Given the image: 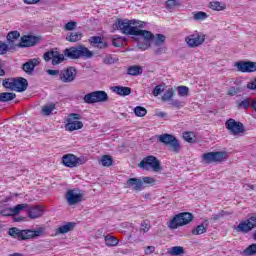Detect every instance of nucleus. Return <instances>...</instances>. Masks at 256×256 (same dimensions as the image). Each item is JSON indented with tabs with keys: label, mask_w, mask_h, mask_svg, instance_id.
Listing matches in <instances>:
<instances>
[{
	"label": "nucleus",
	"mask_w": 256,
	"mask_h": 256,
	"mask_svg": "<svg viewBox=\"0 0 256 256\" xmlns=\"http://www.w3.org/2000/svg\"><path fill=\"white\" fill-rule=\"evenodd\" d=\"M115 29H118L123 35H135L137 37H143L145 41H151L154 39L153 33L143 29V22L138 20L129 19H117L114 24Z\"/></svg>",
	"instance_id": "obj_1"
},
{
	"label": "nucleus",
	"mask_w": 256,
	"mask_h": 256,
	"mask_svg": "<svg viewBox=\"0 0 256 256\" xmlns=\"http://www.w3.org/2000/svg\"><path fill=\"white\" fill-rule=\"evenodd\" d=\"M2 87H4V89H9L10 91L23 93V91H27V87H29V82H27V79L23 77L5 78L2 82Z\"/></svg>",
	"instance_id": "obj_2"
},
{
	"label": "nucleus",
	"mask_w": 256,
	"mask_h": 256,
	"mask_svg": "<svg viewBox=\"0 0 256 256\" xmlns=\"http://www.w3.org/2000/svg\"><path fill=\"white\" fill-rule=\"evenodd\" d=\"M64 57H68V59H81L82 57L91 59L93 52L89 48L79 45L77 47L66 48L64 50Z\"/></svg>",
	"instance_id": "obj_3"
},
{
	"label": "nucleus",
	"mask_w": 256,
	"mask_h": 256,
	"mask_svg": "<svg viewBox=\"0 0 256 256\" xmlns=\"http://www.w3.org/2000/svg\"><path fill=\"white\" fill-rule=\"evenodd\" d=\"M8 234L13 239H18V241H26V239H33V237H39L41 235V230H20L19 228H10Z\"/></svg>",
	"instance_id": "obj_4"
},
{
	"label": "nucleus",
	"mask_w": 256,
	"mask_h": 256,
	"mask_svg": "<svg viewBox=\"0 0 256 256\" xmlns=\"http://www.w3.org/2000/svg\"><path fill=\"white\" fill-rule=\"evenodd\" d=\"M193 221V214L189 212H182L176 214L168 223L169 229H179L184 225H189Z\"/></svg>",
	"instance_id": "obj_5"
},
{
	"label": "nucleus",
	"mask_w": 256,
	"mask_h": 256,
	"mask_svg": "<svg viewBox=\"0 0 256 256\" xmlns=\"http://www.w3.org/2000/svg\"><path fill=\"white\" fill-rule=\"evenodd\" d=\"M140 169H144L145 171H154V173H158L161 171V162L157 157L150 155L142 159V161L138 164Z\"/></svg>",
	"instance_id": "obj_6"
},
{
	"label": "nucleus",
	"mask_w": 256,
	"mask_h": 256,
	"mask_svg": "<svg viewBox=\"0 0 256 256\" xmlns=\"http://www.w3.org/2000/svg\"><path fill=\"white\" fill-rule=\"evenodd\" d=\"M83 101L88 105H92L93 103H105L109 101V95H107L105 91H94L86 94Z\"/></svg>",
	"instance_id": "obj_7"
},
{
	"label": "nucleus",
	"mask_w": 256,
	"mask_h": 256,
	"mask_svg": "<svg viewBox=\"0 0 256 256\" xmlns=\"http://www.w3.org/2000/svg\"><path fill=\"white\" fill-rule=\"evenodd\" d=\"M227 159V153L216 151V152H208L202 155V162L209 165L211 163H223Z\"/></svg>",
	"instance_id": "obj_8"
},
{
	"label": "nucleus",
	"mask_w": 256,
	"mask_h": 256,
	"mask_svg": "<svg viewBox=\"0 0 256 256\" xmlns=\"http://www.w3.org/2000/svg\"><path fill=\"white\" fill-rule=\"evenodd\" d=\"M158 140L160 143H163V145H169L170 149H172L174 153H179L181 151V144L174 135L161 134L158 137Z\"/></svg>",
	"instance_id": "obj_9"
},
{
	"label": "nucleus",
	"mask_w": 256,
	"mask_h": 256,
	"mask_svg": "<svg viewBox=\"0 0 256 256\" xmlns=\"http://www.w3.org/2000/svg\"><path fill=\"white\" fill-rule=\"evenodd\" d=\"M66 201L68 205H79L85 201V193L79 189H70L66 192Z\"/></svg>",
	"instance_id": "obj_10"
},
{
	"label": "nucleus",
	"mask_w": 256,
	"mask_h": 256,
	"mask_svg": "<svg viewBox=\"0 0 256 256\" xmlns=\"http://www.w3.org/2000/svg\"><path fill=\"white\" fill-rule=\"evenodd\" d=\"M62 163L65 167L73 169V167H77L78 165H85V163H87V158L77 157L74 154H65L62 157Z\"/></svg>",
	"instance_id": "obj_11"
},
{
	"label": "nucleus",
	"mask_w": 256,
	"mask_h": 256,
	"mask_svg": "<svg viewBox=\"0 0 256 256\" xmlns=\"http://www.w3.org/2000/svg\"><path fill=\"white\" fill-rule=\"evenodd\" d=\"M234 229L237 233H244V234H247L250 231H253V229H256V215L251 216L246 220H242L238 226L234 227Z\"/></svg>",
	"instance_id": "obj_12"
},
{
	"label": "nucleus",
	"mask_w": 256,
	"mask_h": 256,
	"mask_svg": "<svg viewBox=\"0 0 256 256\" xmlns=\"http://www.w3.org/2000/svg\"><path fill=\"white\" fill-rule=\"evenodd\" d=\"M225 127L229 131L230 135H243V133H245V126L243 123L232 118L225 122Z\"/></svg>",
	"instance_id": "obj_13"
},
{
	"label": "nucleus",
	"mask_w": 256,
	"mask_h": 256,
	"mask_svg": "<svg viewBox=\"0 0 256 256\" xmlns=\"http://www.w3.org/2000/svg\"><path fill=\"white\" fill-rule=\"evenodd\" d=\"M185 41L188 47H191L192 49L195 47H199L200 45H203V43H205V34L195 31L193 34L188 35L185 38Z\"/></svg>",
	"instance_id": "obj_14"
},
{
	"label": "nucleus",
	"mask_w": 256,
	"mask_h": 256,
	"mask_svg": "<svg viewBox=\"0 0 256 256\" xmlns=\"http://www.w3.org/2000/svg\"><path fill=\"white\" fill-rule=\"evenodd\" d=\"M81 115L77 113H72L68 117V122L65 125L66 131H77L83 129V122L79 121Z\"/></svg>",
	"instance_id": "obj_15"
},
{
	"label": "nucleus",
	"mask_w": 256,
	"mask_h": 256,
	"mask_svg": "<svg viewBox=\"0 0 256 256\" xmlns=\"http://www.w3.org/2000/svg\"><path fill=\"white\" fill-rule=\"evenodd\" d=\"M44 61H51L52 65H59V63H63L65 61V55L60 54L59 51H57V48H53L43 55Z\"/></svg>",
	"instance_id": "obj_16"
},
{
	"label": "nucleus",
	"mask_w": 256,
	"mask_h": 256,
	"mask_svg": "<svg viewBox=\"0 0 256 256\" xmlns=\"http://www.w3.org/2000/svg\"><path fill=\"white\" fill-rule=\"evenodd\" d=\"M77 77V70L74 67H68L60 72V80L62 83H71Z\"/></svg>",
	"instance_id": "obj_17"
},
{
	"label": "nucleus",
	"mask_w": 256,
	"mask_h": 256,
	"mask_svg": "<svg viewBox=\"0 0 256 256\" xmlns=\"http://www.w3.org/2000/svg\"><path fill=\"white\" fill-rule=\"evenodd\" d=\"M235 67L241 73H255L256 62L251 61H239L235 63Z\"/></svg>",
	"instance_id": "obj_18"
},
{
	"label": "nucleus",
	"mask_w": 256,
	"mask_h": 256,
	"mask_svg": "<svg viewBox=\"0 0 256 256\" xmlns=\"http://www.w3.org/2000/svg\"><path fill=\"white\" fill-rule=\"evenodd\" d=\"M43 213H45V208L42 205H28L27 207V215L30 219H39L43 217Z\"/></svg>",
	"instance_id": "obj_19"
},
{
	"label": "nucleus",
	"mask_w": 256,
	"mask_h": 256,
	"mask_svg": "<svg viewBox=\"0 0 256 256\" xmlns=\"http://www.w3.org/2000/svg\"><path fill=\"white\" fill-rule=\"evenodd\" d=\"M39 63H41V61L37 58L30 59L22 65V70L24 73H27V75H33V71H35V67H37Z\"/></svg>",
	"instance_id": "obj_20"
},
{
	"label": "nucleus",
	"mask_w": 256,
	"mask_h": 256,
	"mask_svg": "<svg viewBox=\"0 0 256 256\" xmlns=\"http://www.w3.org/2000/svg\"><path fill=\"white\" fill-rule=\"evenodd\" d=\"M127 187H130L133 191H142L143 180L137 178H130L127 181Z\"/></svg>",
	"instance_id": "obj_21"
},
{
	"label": "nucleus",
	"mask_w": 256,
	"mask_h": 256,
	"mask_svg": "<svg viewBox=\"0 0 256 256\" xmlns=\"http://www.w3.org/2000/svg\"><path fill=\"white\" fill-rule=\"evenodd\" d=\"M89 43L92 47H97L98 49H105L107 47V42L103 40V38L99 36H93L89 39Z\"/></svg>",
	"instance_id": "obj_22"
},
{
	"label": "nucleus",
	"mask_w": 256,
	"mask_h": 256,
	"mask_svg": "<svg viewBox=\"0 0 256 256\" xmlns=\"http://www.w3.org/2000/svg\"><path fill=\"white\" fill-rule=\"evenodd\" d=\"M37 43L35 36H23L21 38L20 47H33Z\"/></svg>",
	"instance_id": "obj_23"
},
{
	"label": "nucleus",
	"mask_w": 256,
	"mask_h": 256,
	"mask_svg": "<svg viewBox=\"0 0 256 256\" xmlns=\"http://www.w3.org/2000/svg\"><path fill=\"white\" fill-rule=\"evenodd\" d=\"M111 91H113V93H116L117 95H121V96H127V95H131V88L129 87H125V86H112Z\"/></svg>",
	"instance_id": "obj_24"
},
{
	"label": "nucleus",
	"mask_w": 256,
	"mask_h": 256,
	"mask_svg": "<svg viewBox=\"0 0 256 256\" xmlns=\"http://www.w3.org/2000/svg\"><path fill=\"white\" fill-rule=\"evenodd\" d=\"M83 38V34L81 32H70L66 35V41L69 43H77V41H81Z\"/></svg>",
	"instance_id": "obj_25"
},
{
	"label": "nucleus",
	"mask_w": 256,
	"mask_h": 256,
	"mask_svg": "<svg viewBox=\"0 0 256 256\" xmlns=\"http://www.w3.org/2000/svg\"><path fill=\"white\" fill-rule=\"evenodd\" d=\"M75 228V224L73 222H68L65 225H62L56 229V233L60 235H64V233H69V231H73Z\"/></svg>",
	"instance_id": "obj_26"
},
{
	"label": "nucleus",
	"mask_w": 256,
	"mask_h": 256,
	"mask_svg": "<svg viewBox=\"0 0 256 256\" xmlns=\"http://www.w3.org/2000/svg\"><path fill=\"white\" fill-rule=\"evenodd\" d=\"M17 97L16 93L13 92H1L0 93V103H7L9 101H13Z\"/></svg>",
	"instance_id": "obj_27"
},
{
	"label": "nucleus",
	"mask_w": 256,
	"mask_h": 256,
	"mask_svg": "<svg viewBox=\"0 0 256 256\" xmlns=\"http://www.w3.org/2000/svg\"><path fill=\"white\" fill-rule=\"evenodd\" d=\"M106 247H117L119 245V239L115 236H111L110 234L104 237Z\"/></svg>",
	"instance_id": "obj_28"
},
{
	"label": "nucleus",
	"mask_w": 256,
	"mask_h": 256,
	"mask_svg": "<svg viewBox=\"0 0 256 256\" xmlns=\"http://www.w3.org/2000/svg\"><path fill=\"white\" fill-rule=\"evenodd\" d=\"M143 74V68L141 66H130L127 69V75H132L134 77H137V75H142Z\"/></svg>",
	"instance_id": "obj_29"
},
{
	"label": "nucleus",
	"mask_w": 256,
	"mask_h": 256,
	"mask_svg": "<svg viewBox=\"0 0 256 256\" xmlns=\"http://www.w3.org/2000/svg\"><path fill=\"white\" fill-rule=\"evenodd\" d=\"M192 15L194 21H205V19L209 18V14L203 11L192 12Z\"/></svg>",
	"instance_id": "obj_30"
},
{
	"label": "nucleus",
	"mask_w": 256,
	"mask_h": 256,
	"mask_svg": "<svg viewBox=\"0 0 256 256\" xmlns=\"http://www.w3.org/2000/svg\"><path fill=\"white\" fill-rule=\"evenodd\" d=\"M28 207H29V204H18L15 207L10 208V214L19 215L21 211L25 209L27 210Z\"/></svg>",
	"instance_id": "obj_31"
},
{
	"label": "nucleus",
	"mask_w": 256,
	"mask_h": 256,
	"mask_svg": "<svg viewBox=\"0 0 256 256\" xmlns=\"http://www.w3.org/2000/svg\"><path fill=\"white\" fill-rule=\"evenodd\" d=\"M125 41H127L126 38H123L121 36L114 35L112 39V45L114 47H123L125 45Z\"/></svg>",
	"instance_id": "obj_32"
},
{
	"label": "nucleus",
	"mask_w": 256,
	"mask_h": 256,
	"mask_svg": "<svg viewBox=\"0 0 256 256\" xmlns=\"http://www.w3.org/2000/svg\"><path fill=\"white\" fill-rule=\"evenodd\" d=\"M168 253L172 256H179L185 253V249H183L181 246H174L169 249Z\"/></svg>",
	"instance_id": "obj_33"
},
{
	"label": "nucleus",
	"mask_w": 256,
	"mask_h": 256,
	"mask_svg": "<svg viewBox=\"0 0 256 256\" xmlns=\"http://www.w3.org/2000/svg\"><path fill=\"white\" fill-rule=\"evenodd\" d=\"M244 256H253L256 255V244H251L247 248H245L242 252Z\"/></svg>",
	"instance_id": "obj_34"
},
{
	"label": "nucleus",
	"mask_w": 256,
	"mask_h": 256,
	"mask_svg": "<svg viewBox=\"0 0 256 256\" xmlns=\"http://www.w3.org/2000/svg\"><path fill=\"white\" fill-rule=\"evenodd\" d=\"M100 163L103 167H111L113 165V158L109 155L102 156Z\"/></svg>",
	"instance_id": "obj_35"
},
{
	"label": "nucleus",
	"mask_w": 256,
	"mask_h": 256,
	"mask_svg": "<svg viewBox=\"0 0 256 256\" xmlns=\"http://www.w3.org/2000/svg\"><path fill=\"white\" fill-rule=\"evenodd\" d=\"M203 233H207V227L204 224H200L192 230V235H203Z\"/></svg>",
	"instance_id": "obj_36"
},
{
	"label": "nucleus",
	"mask_w": 256,
	"mask_h": 256,
	"mask_svg": "<svg viewBox=\"0 0 256 256\" xmlns=\"http://www.w3.org/2000/svg\"><path fill=\"white\" fill-rule=\"evenodd\" d=\"M210 9L213 11H223L225 9V4L221 5V2H210L209 4Z\"/></svg>",
	"instance_id": "obj_37"
},
{
	"label": "nucleus",
	"mask_w": 256,
	"mask_h": 256,
	"mask_svg": "<svg viewBox=\"0 0 256 256\" xmlns=\"http://www.w3.org/2000/svg\"><path fill=\"white\" fill-rule=\"evenodd\" d=\"M237 105L240 109H249L250 105H251V98H245L244 100L242 101H238L237 102Z\"/></svg>",
	"instance_id": "obj_38"
},
{
	"label": "nucleus",
	"mask_w": 256,
	"mask_h": 256,
	"mask_svg": "<svg viewBox=\"0 0 256 256\" xmlns=\"http://www.w3.org/2000/svg\"><path fill=\"white\" fill-rule=\"evenodd\" d=\"M177 93H178L179 97H189V87L178 86Z\"/></svg>",
	"instance_id": "obj_39"
},
{
	"label": "nucleus",
	"mask_w": 256,
	"mask_h": 256,
	"mask_svg": "<svg viewBox=\"0 0 256 256\" xmlns=\"http://www.w3.org/2000/svg\"><path fill=\"white\" fill-rule=\"evenodd\" d=\"M136 117H145L147 115V109L145 107L137 106L134 108Z\"/></svg>",
	"instance_id": "obj_40"
},
{
	"label": "nucleus",
	"mask_w": 256,
	"mask_h": 256,
	"mask_svg": "<svg viewBox=\"0 0 256 256\" xmlns=\"http://www.w3.org/2000/svg\"><path fill=\"white\" fill-rule=\"evenodd\" d=\"M53 111H55V104L51 103L49 105H45L42 108V113L44 115H51V113H53Z\"/></svg>",
	"instance_id": "obj_41"
},
{
	"label": "nucleus",
	"mask_w": 256,
	"mask_h": 256,
	"mask_svg": "<svg viewBox=\"0 0 256 256\" xmlns=\"http://www.w3.org/2000/svg\"><path fill=\"white\" fill-rule=\"evenodd\" d=\"M183 139L187 141V143H195V133L193 132H185L183 134Z\"/></svg>",
	"instance_id": "obj_42"
},
{
	"label": "nucleus",
	"mask_w": 256,
	"mask_h": 256,
	"mask_svg": "<svg viewBox=\"0 0 256 256\" xmlns=\"http://www.w3.org/2000/svg\"><path fill=\"white\" fill-rule=\"evenodd\" d=\"M173 95H175V92L173 91V88L168 89V90L162 95V101H171V99H173Z\"/></svg>",
	"instance_id": "obj_43"
},
{
	"label": "nucleus",
	"mask_w": 256,
	"mask_h": 256,
	"mask_svg": "<svg viewBox=\"0 0 256 256\" xmlns=\"http://www.w3.org/2000/svg\"><path fill=\"white\" fill-rule=\"evenodd\" d=\"M225 215H231V213H229L225 210H221L218 214H213L212 215V220L213 221H219V219H223V217H225Z\"/></svg>",
	"instance_id": "obj_44"
},
{
	"label": "nucleus",
	"mask_w": 256,
	"mask_h": 256,
	"mask_svg": "<svg viewBox=\"0 0 256 256\" xmlns=\"http://www.w3.org/2000/svg\"><path fill=\"white\" fill-rule=\"evenodd\" d=\"M149 229H151V222L149 220H143L140 230L143 231V233H147Z\"/></svg>",
	"instance_id": "obj_45"
},
{
	"label": "nucleus",
	"mask_w": 256,
	"mask_h": 256,
	"mask_svg": "<svg viewBox=\"0 0 256 256\" xmlns=\"http://www.w3.org/2000/svg\"><path fill=\"white\" fill-rule=\"evenodd\" d=\"M179 5H181V3H179V1H177V0H167L166 1L167 9H175V7H179Z\"/></svg>",
	"instance_id": "obj_46"
},
{
	"label": "nucleus",
	"mask_w": 256,
	"mask_h": 256,
	"mask_svg": "<svg viewBox=\"0 0 256 256\" xmlns=\"http://www.w3.org/2000/svg\"><path fill=\"white\" fill-rule=\"evenodd\" d=\"M163 43H165V35L157 34L156 39H155V45L157 47H161V45H163Z\"/></svg>",
	"instance_id": "obj_47"
},
{
	"label": "nucleus",
	"mask_w": 256,
	"mask_h": 256,
	"mask_svg": "<svg viewBox=\"0 0 256 256\" xmlns=\"http://www.w3.org/2000/svg\"><path fill=\"white\" fill-rule=\"evenodd\" d=\"M65 31H74V29H77V22L70 21L65 24L64 26Z\"/></svg>",
	"instance_id": "obj_48"
},
{
	"label": "nucleus",
	"mask_w": 256,
	"mask_h": 256,
	"mask_svg": "<svg viewBox=\"0 0 256 256\" xmlns=\"http://www.w3.org/2000/svg\"><path fill=\"white\" fill-rule=\"evenodd\" d=\"M19 37H21V34L18 31L9 32L7 35V39L9 41H13V39H19Z\"/></svg>",
	"instance_id": "obj_49"
},
{
	"label": "nucleus",
	"mask_w": 256,
	"mask_h": 256,
	"mask_svg": "<svg viewBox=\"0 0 256 256\" xmlns=\"http://www.w3.org/2000/svg\"><path fill=\"white\" fill-rule=\"evenodd\" d=\"M170 105H172V107H175L176 109H181V107H185V102L180 100H172L170 102Z\"/></svg>",
	"instance_id": "obj_50"
},
{
	"label": "nucleus",
	"mask_w": 256,
	"mask_h": 256,
	"mask_svg": "<svg viewBox=\"0 0 256 256\" xmlns=\"http://www.w3.org/2000/svg\"><path fill=\"white\" fill-rule=\"evenodd\" d=\"M7 49H9V46L3 42H0V55H5V53H7Z\"/></svg>",
	"instance_id": "obj_51"
},
{
	"label": "nucleus",
	"mask_w": 256,
	"mask_h": 256,
	"mask_svg": "<svg viewBox=\"0 0 256 256\" xmlns=\"http://www.w3.org/2000/svg\"><path fill=\"white\" fill-rule=\"evenodd\" d=\"M104 63L106 65H113V63H115V58L111 57V55H108L104 58Z\"/></svg>",
	"instance_id": "obj_52"
},
{
	"label": "nucleus",
	"mask_w": 256,
	"mask_h": 256,
	"mask_svg": "<svg viewBox=\"0 0 256 256\" xmlns=\"http://www.w3.org/2000/svg\"><path fill=\"white\" fill-rule=\"evenodd\" d=\"M237 93H239V88H236V87L229 88L227 92V94L230 95L231 97L237 95Z\"/></svg>",
	"instance_id": "obj_53"
},
{
	"label": "nucleus",
	"mask_w": 256,
	"mask_h": 256,
	"mask_svg": "<svg viewBox=\"0 0 256 256\" xmlns=\"http://www.w3.org/2000/svg\"><path fill=\"white\" fill-rule=\"evenodd\" d=\"M142 181H143V183H146L148 185H153V183H155V178H153V177H143Z\"/></svg>",
	"instance_id": "obj_54"
},
{
	"label": "nucleus",
	"mask_w": 256,
	"mask_h": 256,
	"mask_svg": "<svg viewBox=\"0 0 256 256\" xmlns=\"http://www.w3.org/2000/svg\"><path fill=\"white\" fill-rule=\"evenodd\" d=\"M247 89H250L251 91H256V78L247 84Z\"/></svg>",
	"instance_id": "obj_55"
},
{
	"label": "nucleus",
	"mask_w": 256,
	"mask_h": 256,
	"mask_svg": "<svg viewBox=\"0 0 256 256\" xmlns=\"http://www.w3.org/2000/svg\"><path fill=\"white\" fill-rule=\"evenodd\" d=\"M155 253V246H148L145 248V255H151Z\"/></svg>",
	"instance_id": "obj_56"
},
{
	"label": "nucleus",
	"mask_w": 256,
	"mask_h": 256,
	"mask_svg": "<svg viewBox=\"0 0 256 256\" xmlns=\"http://www.w3.org/2000/svg\"><path fill=\"white\" fill-rule=\"evenodd\" d=\"M162 92L163 90L161 89V86L158 85L154 88L153 95L157 97L158 95H161Z\"/></svg>",
	"instance_id": "obj_57"
},
{
	"label": "nucleus",
	"mask_w": 256,
	"mask_h": 256,
	"mask_svg": "<svg viewBox=\"0 0 256 256\" xmlns=\"http://www.w3.org/2000/svg\"><path fill=\"white\" fill-rule=\"evenodd\" d=\"M39 1L41 0H24V3H26V5H37Z\"/></svg>",
	"instance_id": "obj_58"
},
{
	"label": "nucleus",
	"mask_w": 256,
	"mask_h": 256,
	"mask_svg": "<svg viewBox=\"0 0 256 256\" xmlns=\"http://www.w3.org/2000/svg\"><path fill=\"white\" fill-rule=\"evenodd\" d=\"M1 215H3L4 217H9V215H13L11 214V208L8 210H2Z\"/></svg>",
	"instance_id": "obj_59"
},
{
	"label": "nucleus",
	"mask_w": 256,
	"mask_h": 256,
	"mask_svg": "<svg viewBox=\"0 0 256 256\" xmlns=\"http://www.w3.org/2000/svg\"><path fill=\"white\" fill-rule=\"evenodd\" d=\"M48 75H59V70H47Z\"/></svg>",
	"instance_id": "obj_60"
},
{
	"label": "nucleus",
	"mask_w": 256,
	"mask_h": 256,
	"mask_svg": "<svg viewBox=\"0 0 256 256\" xmlns=\"http://www.w3.org/2000/svg\"><path fill=\"white\" fill-rule=\"evenodd\" d=\"M157 117H161L162 119H165L167 117V112H157Z\"/></svg>",
	"instance_id": "obj_61"
},
{
	"label": "nucleus",
	"mask_w": 256,
	"mask_h": 256,
	"mask_svg": "<svg viewBox=\"0 0 256 256\" xmlns=\"http://www.w3.org/2000/svg\"><path fill=\"white\" fill-rule=\"evenodd\" d=\"M0 77H5V70L3 69V66L0 63Z\"/></svg>",
	"instance_id": "obj_62"
},
{
	"label": "nucleus",
	"mask_w": 256,
	"mask_h": 256,
	"mask_svg": "<svg viewBox=\"0 0 256 256\" xmlns=\"http://www.w3.org/2000/svg\"><path fill=\"white\" fill-rule=\"evenodd\" d=\"M163 51H165V48H158L157 50H155L156 55H161V53H163Z\"/></svg>",
	"instance_id": "obj_63"
},
{
	"label": "nucleus",
	"mask_w": 256,
	"mask_h": 256,
	"mask_svg": "<svg viewBox=\"0 0 256 256\" xmlns=\"http://www.w3.org/2000/svg\"><path fill=\"white\" fill-rule=\"evenodd\" d=\"M253 239H254V241H256V231L253 234Z\"/></svg>",
	"instance_id": "obj_64"
}]
</instances>
